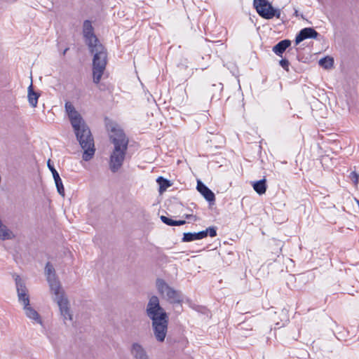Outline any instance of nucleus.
I'll use <instances>...</instances> for the list:
<instances>
[{
    "label": "nucleus",
    "mask_w": 359,
    "mask_h": 359,
    "mask_svg": "<svg viewBox=\"0 0 359 359\" xmlns=\"http://www.w3.org/2000/svg\"><path fill=\"white\" fill-rule=\"evenodd\" d=\"M146 313L151 320V330L155 339L159 343L164 342L168 334L169 318L161 306L158 297L154 295L150 297Z\"/></svg>",
    "instance_id": "f257e3e1"
},
{
    "label": "nucleus",
    "mask_w": 359,
    "mask_h": 359,
    "mask_svg": "<svg viewBox=\"0 0 359 359\" xmlns=\"http://www.w3.org/2000/svg\"><path fill=\"white\" fill-rule=\"evenodd\" d=\"M67 115L74 128L76 139L83 150V159L85 161H88L94 156L95 152L94 139L90 130L76 110Z\"/></svg>",
    "instance_id": "f03ea898"
},
{
    "label": "nucleus",
    "mask_w": 359,
    "mask_h": 359,
    "mask_svg": "<svg viewBox=\"0 0 359 359\" xmlns=\"http://www.w3.org/2000/svg\"><path fill=\"white\" fill-rule=\"evenodd\" d=\"M110 139L114 148L110 155L109 167L113 173H116L123 165L128 149V139L126 137L123 131L116 127L111 128Z\"/></svg>",
    "instance_id": "7ed1b4c3"
},
{
    "label": "nucleus",
    "mask_w": 359,
    "mask_h": 359,
    "mask_svg": "<svg viewBox=\"0 0 359 359\" xmlns=\"http://www.w3.org/2000/svg\"><path fill=\"white\" fill-rule=\"evenodd\" d=\"M89 50L93 54V82L99 83L107 61V53L105 48L102 43H95L93 46L89 47Z\"/></svg>",
    "instance_id": "20e7f679"
},
{
    "label": "nucleus",
    "mask_w": 359,
    "mask_h": 359,
    "mask_svg": "<svg viewBox=\"0 0 359 359\" xmlns=\"http://www.w3.org/2000/svg\"><path fill=\"white\" fill-rule=\"evenodd\" d=\"M156 287L158 292L170 304H181L183 301L182 294L180 291L170 287L163 279L157 278Z\"/></svg>",
    "instance_id": "39448f33"
},
{
    "label": "nucleus",
    "mask_w": 359,
    "mask_h": 359,
    "mask_svg": "<svg viewBox=\"0 0 359 359\" xmlns=\"http://www.w3.org/2000/svg\"><path fill=\"white\" fill-rule=\"evenodd\" d=\"M253 6L258 14L265 19L280 18V10L274 8L268 0H254Z\"/></svg>",
    "instance_id": "423d86ee"
},
{
    "label": "nucleus",
    "mask_w": 359,
    "mask_h": 359,
    "mask_svg": "<svg viewBox=\"0 0 359 359\" xmlns=\"http://www.w3.org/2000/svg\"><path fill=\"white\" fill-rule=\"evenodd\" d=\"M45 274L51 292L54 294H58L62 288L56 277L55 269L50 262H48L45 266Z\"/></svg>",
    "instance_id": "0eeeda50"
},
{
    "label": "nucleus",
    "mask_w": 359,
    "mask_h": 359,
    "mask_svg": "<svg viewBox=\"0 0 359 359\" xmlns=\"http://www.w3.org/2000/svg\"><path fill=\"white\" fill-rule=\"evenodd\" d=\"M54 295V300L57 302L60 308V311L61 315L63 316L64 320H72V314L69 310V301L65 297L63 290L60 291L58 294Z\"/></svg>",
    "instance_id": "6e6552de"
},
{
    "label": "nucleus",
    "mask_w": 359,
    "mask_h": 359,
    "mask_svg": "<svg viewBox=\"0 0 359 359\" xmlns=\"http://www.w3.org/2000/svg\"><path fill=\"white\" fill-rule=\"evenodd\" d=\"M15 280L18 301L23 306H27L29 303L28 289L27 288L24 280L19 276H15Z\"/></svg>",
    "instance_id": "1a4fd4ad"
},
{
    "label": "nucleus",
    "mask_w": 359,
    "mask_h": 359,
    "mask_svg": "<svg viewBox=\"0 0 359 359\" xmlns=\"http://www.w3.org/2000/svg\"><path fill=\"white\" fill-rule=\"evenodd\" d=\"M83 34L88 48L93 46L95 43H101L94 34V29L90 20H86L83 22Z\"/></svg>",
    "instance_id": "9d476101"
},
{
    "label": "nucleus",
    "mask_w": 359,
    "mask_h": 359,
    "mask_svg": "<svg viewBox=\"0 0 359 359\" xmlns=\"http://www.w3.org/2000/svg\"><path fill=\"white\" fill-rule=\"evenodd\" d=\"M130 352L134 359H147L149 357L146 349L139 342L131 344Z\"/></svg>",
    "instance_id": "9b49d317"
},
{
    "label": "nucleus",
    "mask_w": 359,
    "mask_h": 359,
    "mask_svg": "<svg viewBox=\"0 0 359 359\" xmlns=\"http://www.w3.org/2000/svg\"><path fill=\"white\" fill-rule=\"evenodd\" d=\"M319 34L312 27L302 29L295 38L296 44L299 43L306 39H317Z\"/></svg>",
    "instance_id": "f8f14e48"
},
{
    "label": "nucleus",
    "mask_w": 359,
    "mask_h": 359,
    "mask_svg": "<svg viewBox=\"0 0 359 359\" xmlns=\"http://www.w3.org/2000/svg\"><path fill=\"white\" fill-rule=\"evenodd\" d=\"M23 310L25 311V313L27 318L33 321L34 323H38L40 325H43V321L39 313L31 306L29 303L27 306H23Z\"/></svg>",
    "instance_id": "ddd939ff"
},
{
    "label": "nucleus",
    "mask_w": 359,
    "mask_h": 359,
    "mask_svg": "<svg viewBox=\"0 0 359 359\" xmlns=\"http://www.w3.org/2000/svg\"><path fill=\"white\" fill-rule=\"evenodd\" d=\"M197 190L208 202L215 201V196L214 193L201 181H198Z\"/></svg>",
    "instance_id": "4468645a"
},
{
    "label": "nucleus",
    "mask_w": 359,
    "mask_h": 359,
    "mask_svg": "<svg viewBox=\"0 0 359 359\" xmlns=\"http://www.w3.org/2000/svg\"><path fill=\"white\" fill-rule=\"evenodd\" d=\"M290 45L291 41L289 39L282 40L273 47V51L277 55L282 56V54Z\"/></svg>",
    "instance_id": "2eb2a0df"
},
{
    "label": "nucleus",
    "mask_w": 359,
    "mask_h": 359,
    "mask_svg": "<svg viewBox=\"0 0 359 359\" xmlns=\"http://www.w3.org/2000/svg\"><path fill=\"white\" fill-rule=\"evenodd\" d=\"M206 237V232L201 231L198 233H184L182 238L184 242H191L196 240H200Z\"/></svg>",
    "instance_id": "dca6fc26"
},
{
    "label": "nucleus",
    "mask_w": 359,
    "mask_h": 359,
    "mask_svg": "<svg viewBox=\"0 0 359 359\" xmlns=\"http://www.w3.org/2000/svg\"><path fill=\"white\" fill-rule=\"evenodd\" d=\"M15 238L13 232L2 223L0 219V239L2 241L10 240Z\"/></svg>",
    "instance_id": "f3484780"
},
{
    "label": "nucleus",
    "mask_w": 359,
    "mask_h": 359,
    "mask_svg": "<svg viewBox=\"0 0 359 359\" xmlns=\"http://www.w3.org/2000/svg\"><path fill=\"white\" fill-rule=\"evenodd\" d=\"M39 95L33 90L32 83L28 87L27 98L29 103L32 107H36L38 103Z\"/></svg>",
    "instance_id": "a211bd4d"
},
{
    "label": "nucleus",
    "mask_w": 359,
    "mask_h": 359,
    "mask_svg": "<svg viewBox=\"0 0 359 359\" xmlns=\"http://www.w3.org/2000/svg\"><path fill=\"white\" fill-rule=\"evenodd\" d=\"M252 186L254 190L259 195L265 194L266 191V184L265 179H262L254 182Z\"/></svg>",
    "instance_id": "6ab92c4d"
},
{
    "label": "nucleus",
    "mask_w": 359,
    "mask_h": 359,
    "mask_svg": "<svg viewBox=\"0 0 359 359\" xmlns=\"http://www.w3.org/2000/svg\"><path fill=\"white\" fill-rule=\"evenodd\" d=\"M319 65L325 69H331L334 65V59L332 57L326 56L321 58L319 62Z\"/></svg>",
    "instance_id": "aec40b11"
},
{
    "label": "nucleus",
    "mask_w": 359,
    "mask_h": 359,
    "mask_svg": "<svg viewBox=\"0 0 359 359\" xmlns=\"http://www.w3.org/2000/svg\"><path fill=\"white\" fill-rule=\"evenodd\" d=\"M161 220L168 226H181L186 224L185 220H173L164 215L161 216Z\"/></svg>",
    "instance_id": "412c9836"
},
{
    "label": "nucleus",
    "mask_w": 359,
    "mask_h": 359,
    "mask_svg": "<svg viewBox=\"0 0 359 359\" xmlns=\"http://www.w3.org/2000/svg\"><path fill=\"white\" fill-rule=\"evenodd\" d=\"M53 179H54L58 194L60 195H61L62 197H64L65 196V189H64L63 184H62V180H61L60 175H56L55 174V178H53Z\"/></svg>",
    "instance_id": "4be33fe9"
},
{
    "label": "nucleus",
    "mask_w": 359,
    "mask_h": 359,
    "mask_svg": "<svg viewBox=\"0 0 359 359\" xmlns=\"http://www.w3.org/2000/svg\"><path fill=\"white\" fill-rule=\"evenodd\" d=\"M157 182L159 184V191L161 193L165 191L166 189L171 185L170 181L163 178V177H159L157 179Z\"/></svg>",
    "instance_id": "5701e85b"
},
{
    "label": "nucleus",
    "mask_w": 359,
    "mask_h": 359,
    "mask_svg": "<svg viewBox=\"0 0 359 359\" xmlns=\"http://www.w3.org/2000/svg\"><path fill=\"white\" fill-rule=\"evenodd\" d=\"M349 178L353 181L355 186L358 185L359 182V175L355 171L351 172Z\"/></svg>",
    "instance_id": "b1692460"
},
{
    "label": "nucleus",
    "mask_w": 359,
    "mask_h": 359,
    "mask_svg": "<svg viewBox=\"0 0 359 359\" xmlns=\"http://www.w3.org/2000/svg\"><path fill=\"white\" fill-rule=\"evenodd\" d=\"M203 231L206 232V236L209 235L210 237H215L217 235L216 228L214 226L208 227Z\"/></svg>",
    "instance_id": "393cba45"
},
{
    "label": "nucleus",
    "mask_w": 359,
    "mask_h": 359,
    "mask_svg": "<svg viewBox=\"0 0 359 359\" xmlns=\"http://www.w3.org/2000/svg\"><path fill=\"white\" fill-rule=\"evenodd\" d=\"M65 107L67 114L76 110L75 107L70 102H66Z\"/></svg>",
    "instance_id": "a878e982"
},
{
    "label": "nucleus",
    "mask_w": 359,
    "mask_h": 359,
    "mask_svg": "<svg viewBox=\"0 0 359 359\" xmlns=\"http://www.w3.org/2000/svg\"><path fill=\"white\" fill-rule=\"evenodd\" d=\"M280 65L286 71H289L290 62L287 59H282L279 62Z\"/></svg>",
    "instance_id": "bb28decb"
},
{
    "label": "nucleus",
    "mask_w": 359,
    "mask_h": 359,
    "mask_svg": "<svg viewBox=\"0 0 359 359\" xmlns=\"http://www.w3.org/2000/svg\"><path fill=\"white\" fill-rule=\"evenodd\" d=\"M47 165L49 168V170H50V172H52L53 174V178H55V174L56 175H59V173L57 172V171L55 169L54 166L53 165L50 164V160H48V163H47Z\"/></svg>",
    "instance_id": "cd10ccee"
},
{
    "label": "nucleus",
    "mask_w": 359,
    "mask_h": 359,
    "mask_svg": "<svg viewBox=\"0 0 359 359\" xmlns=\"http://www.w3.org/2000/svg\"><path fill=\"white\" fill-rule=\"evenodd\" d=\"M185 219H191V218H194V219L196 220V216L193 215H185L184 216Z\"/></svg>",
    "instance_id": "c85d7f7f"
},
{
    "label": "nucleus",
    "mask_w": 359,
    "mask_h": 359,
    "mask_svg": "<svg viewBox=\"0 0 359 359\" xmlns=\"http://www.w3.org/2000/svg\"><path fill=\"white\" fill-rule=\"evenodd\" d=\"M69 50L68 48H65L63 52H62V55H65L66 54V53L67 52V50Z\"/></svg>",
    "instance_id": "c756f323"
},
{
    "label": "nucleus",
    "mask_w": 359,
    "mask_h": 359,
    "mask_svg": "<svg viewBox=\"0 0 359 359\" xmlns=\"http://www.w3.org/2000/svg\"><path fill=\"white\" fill-rule=\"evenodd\" d=\"M294 15H295L296 16H297V15H298V11H297V10H295V11H294Z\"/></svg>",
    "instance_id": "7c9ffc66"
}]
</instances>
